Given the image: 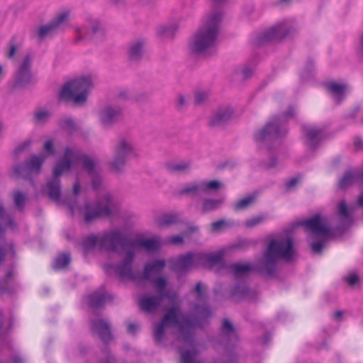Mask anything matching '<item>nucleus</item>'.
<instances>
[{
    "mask_svg": "<svg viewBox=\"0 0 363 363\" xmlns=\"http://www.w3.org/2000/svg\"><path fill=\"white\" fill-rule=\"evenodd\" d=\"M31 65L30 56L26 55L16 71L15 80L11 86L12 91L26 89L37 82V79L31 71Z\"/></svg>",
    "mask_w": 363,
    "mask_h": 363,
    "instance_id": "obj_11",
    "label": "nucleus"
},
{
    "mask_svg": "<svg viewBox=\"0 0 363 363\" xmlns=\"http://www.w3.org/2000/svg\"><path fill=\"white\" fill-rule=\"evenodd\" d=\"M357 173L354 174L352 171L347 170L339 181V186L341 189H345L352 185L356 181H358Z\"/></svg>",
    "mask_w": 363,
    "mask_h": 363,
    "instance_id": "obj_42",
    "label": "nucleus"
},
{
    "mask_svg": "<svg viewBox=\"0 0 363 363\" xmlns=\"http://www.w3.org/2000/svg\"><path fill=\"white\" fill-rule=\"evenodd\" d=\"M194 291L197 294L196 299L198 301H205L207 298L206 292L202 289L201 281L196 284Z\"/></svg>",
    "mask_w": 363,
    "mask_h": 363,
    "instance_id": "obj_58",
    "label": "nucleus"
},
{
    "mask_svg": "<svg viewBox=\"0 0 363 363\" xmlns=\"http://www.w3.org/2000/svg\"><path fill=\"white\" fill-rule=\"evenodd\" d=\"M337 213L340 218H344L345 220H349L350 218L348 208L345 201H342L338 203Z\"/></svg>",
    "mask_w": 363,
    "mask_h": 363,
    "instance_id": "obj_55",
    "label": "nucleus"
},
{
    "mask_svg": "<svg viewBox=\"0 0 363 363\" xmlns=\"http://www.w3.org/2000/svg\"><path fill=\"white\" fill-rule=\"evenodd\" d=\"M99 244V239L94 234L89 235L84 237L82 242V247L84 253L86 254L93 250L97 244Z\"/></svg>",
    "mask_w": 363,
    "mask_h": 363,
    "instance_id": "obj_38",
    "label": "nucleus"
},
{
    "mask_svg": "<svg viewBox=\"0 0 363 363\" xmlns=\"http://www.w3.org/2000/svg\"><path fill=\"white\" fill-rule=\"evenodd\" d=\"M31 145V140H27L19 144L15 149L16 153H20L27 149Z\"/></svg>",
    "mask_w": 363,
    "mask_h": 363,
    "instance_id": "obj_64",
    "label": "nucleus"
},
{
    "mask_svg": "<svg viewBox=\"0 0 363 363\" xmlns=\"http://www.w3.org/2000/svg\"><path fill=\"white\" fill-rule=\"evenodd\" d=\"M68 16L69 13L67 11L57 14L55 19L39 28L38 37L43 39L48 35L53 34L58 26L68 18Z\"/></svg>",
    "mask_w": 363,
    "mask_h": 363,
    "instance_id": "obj_23",
    "label": "nucleus"
},
{
    "mask_svg": "<svg viewBox=\"0 0 363 363\" xmlns=\"http://www.w3.org/2000/svg\"><path fill=\"white\" fill-rule=\"evenodd\" d=\"M252 294V291L246 282L238 281L231 289L230 296L237 301H241L251 296Z\"/></svg>",
    "mask_w": 363,
    "mask_h": 363,
    "instance_id": "obj_26",
    "label": "nucleus"
},
{
    "mask_svg": "<svg viewBox=\"0 0 363 363\" xmlns=\"http://www.w3.org/2000/svg\"><path fill=\"white\" fill-rule=\"evenodd\" d=\"M135 255L132 249L125 250V255L122 261L117 264H109V267L113 269L116 275L121 279H128L135 280V275L133 270V264L134 262Z\"/></svg>",
    "mask_w": 363,
    "mask_h": 363,
    "instance_id": "obj_12",
    "label": "nucleus"
},
{
    "mask_svg": "<svg viewBox=\"0 0 363 363\" xmlns=\"http://www.w3.org/2000/svg\"><path fill=\"white\" fill-rule=\"evenodd\" d=\"M163 299L157 295H143L139 299L138 306L142 311L151 314L160 308Z\"/></svg>",
    "mask_w": 363,
    "mask_h": 363,
    "instance_id": "obj_19",
    "label": "nucleus"
},
{
    "mask_svg": "<svg viewBox=\"0 0 363 363\" xmlns=\"http://www.w3.org/2000/svg\"><path fill=\"white\" fill-rule=\"evenodd\" d=\"M177 30V26L175 25L162 26L157 28V35L161 38H172Z\"/></svg>",
    "mask_w": 363,
    "mask_h": 363,
    "instance_id": "obj_41",
    "label": "nucleus"
},
{
    "mask_svg": "<svg viewBox=\"0 0 363 363\" xmlns=\"http://www.w3.org/2000/svg\"><path fill=\"white\" fill-rule=\"evenodd\" d=\"M255 197L254 196H250L242 199L241 200L236 202L233 206V209L235 211L246 209L250 206L251 203L255 201Z\"/></svg>",
    "mask_w": 363,
    "mask_h": 363,
    "instance_id": "obj_50",
    "label": "nucleus"
},
{
    "mask_svg": "<svg viewBox=\"0 0 363 363\" xmlns=\"http://www.w3.org/2000/svg\"><path fill=\"white\" fill-rule=\"evenodd\" d=\"M325 86L333 96L335 102L340 104L345 98L347 86L345 84H339L334 81L325 84Z\"/></svg>",
    "mask_w": 363,
    "mask_h": 363,
    "instance_id": "obj_25",
    "label": "nucleus"
},
{
    "mask_svg": "<svg viewBox=\"0 0 363 363\" xmlns=\"http://www.w3.org/2000/svg\"><path fill=\"white\" fill-rule=\"evenodd\" d=\"M202 192H206L208 191H215L219 189L222 184L217 180H211L209 182H201Z\"/></svg>",
    "mask_w": 363,
    "mask_h": 363,
    "instance_id": "obj_51",
    "label": "nucleus"
},
{
    "mask_svg": "<svg viewBox=\"0 0 363 363\" xmlns=\"http://www.w3.org/2000/svg\"><path fill=\"white\" fill-rule=\"evenodd\" d=\"M51 116V113L48 110H40L33 113V121L36 124H45Z\"/></svg>",
    "mask_w": 363,
    "mask_h": 363,
    "instance_id": "obj_47",
    "label": "nucleus"
},
{
    "mask_svg": "<svg viewBox=\"0 0 363 363\" xmlns=\"http://www.w3.org/2000/svg\"><path fill=\"white\" fill-rule=\"evenodd\" d=\"M301 179V175H300V174L297 175L295 177H292V178L289 179L285 184L286 189L288 191L291 190L293 187H294L299 182Z\"/></svg>",
    "mask_w": 363,
    "mask_h": 363,
    "instance_id": "obj_60",
    "label": "nucleus"
},
{
    "mask_svg": "<svg viewBox=\"0 0 363 363\" xmlns=\"http://www.w3.org/2000/svg\"><path fill=\"white\" fill-rule=\"evenodd\" d=\"M70 262V254L62 253L56 258L53 267L56 269H64L69 264Z\"/></svg>",
    "mask_w": 363,
    "mask_h": 363,
    "instance_id": "obj_44",
    "label": "nucleus"
},
{
    "mask_svg": "<svg viewBox=\"0 0 363 363\" xmlns=\"http://www.w3.org/2000/svg\"><path fill=\"white\" fill-rule=\"evenodd\" d=\"M179 215L174 213H165L157 219V224L160 227H164L176 224L179 222Z\"/></svg>",
    "mask_w": 363,
    "mask_h": 363,
    "instance_id": "obj_39",
    "label": "nucleus"
},
{
    "mask_svg": "<svg viewBox=\"0 0 363 363\" xmlns=\"http://www.w3.org/2000/svg\"><path fill=\"white\" fill-rule=\"evenodd\" d=\"M15 221L8 213L3 204L0 203V238H4L6 227H13Z\"/></svg>",
    "mask_w": 363,
    "mask_h": 363,
    "instance_id": "obj_29",
    "label": "nucleus"
},
{
    "mask_svg": "<svg viewBox=\"0 0 363 363\" xmlns=\"http://www.w3.org/2000/svg\"><path fill=\"white\" fill-rule=\"evenodd\" d=\"M295 256L296 250L292 238L286 237L280 239H273L264 252L262 259L256 269L262 275L272 277L275 274L278 260L283 259L291 262Z\"/></svg>",
    "mask_w": 363,
    "mask_h": 363,
    "instance_id": "obj_1",
    "label": "nucleus"
},
{
    "mask_svg": "<svg viewBox=\"0 0 363 363\" xmlns=\"http://www.w3.org/2000/svg\"><path fill=\"white\" fill-rule=\"evenodd\" d=\"M133 240L123 234L119 230L114 229L104 233L99 238V247L107 252H116L118 246L124 250L130 249Z\"/></svg>",
    "mask_w": 363,
    "mask_h": 363,
    "instance_id": "obj_9",
    "label": "nucleus"
},
{
    "mask_svg": "<svg viewBox=\"0 0 363 363\" xmlns=\"http://www.w3.org/2000/svg\"><path fill=\"white\" fill-rule=\"evenodd\" d=\"M346 281L350 286H354L359 281V277L357 274H350L346 278Z\"/></svg>",
    "mask_w": 363,
    "mask_h": 363,
    "instance_id": "obj_62",
    "label": "nucleus"
},
{
    "mask_svg": "<svg viewBox=\"0 0 363 363\" xmlns=\"http://www.w3.org/2000/svg\"><path fill=\"white\" fill-rule=\"evenodd\" d=\"M167 325L162 320L157 323L154 329V337L157 342H162L165 338V326Z\"/></svg>",
    "mask_w": 363,
    "mask_h": 363,
    "instance_id": "obj_49",
    "label": "nucleus"
},
{
    "mask_svg": "<svg viewBox=\"0 0 363 363\" xmlns=\"http://www.w3.org/2000/svg\"><path fill=\"white\" fill-rule=\"evenodd\" d=\"M259 263L260 262L256 264L254 267L251 266L250 264L233 263L230 264L229 268L233 271V274L236 278L244 277L249 272L253 271L262 274L256 269V267Z\"/></svg>",
    "mask_w": 363,
    "mask_h": 363,
    "instance_id": "obj_27",
    "label": "nucleus"
},
{
    "mask_svg": "<svg viewBox=\"0 0 363 363\" xmlns=\"http://www.w3.org/2000/svg\"><path fill=\"white\" fill-rule=\"evenodd\" d=\"M191 165L190 161L182 162H169L165 164V168L170 173H183L186 172Z\"/></svg>",
    "mask_w": 363,
    "mask_h": 363,
    "instance_id": "obj_33",
    "label": "nucleus"
},
{
    "mask_svg": "<svg viewBox=\"0 0 363 363\" xmlns=\"http://www.w3.org/2000/svg\"><path fill=\"white\" fill-rule=\"evenodd\" d=\"M152 282L157 289V296L162 298L169 297V292L167 290V281L164 277H159L157 278H151V280H148Z\"/></svg>",
    "mask_w": 363,
    "mask_h": 363,
    "instance_id": "obj_32",
    "label": "nucleus"
},
{
    "mask_svg": "<svg viewBox=\"0 0 363 363\" xmlns=\"http://www.w3.org/2000/svg\"><path fill=\"white\" fill-rule=\"evenodd\" d=\"M72 162L67 160L62 161L60 160L53 167L52 177L51 179L60 180V176L63 172L69 170L72 167Z\"/></svg>",
    "mask_w": 363,
    "mask_h": 363,
    "instance_id": "obj_36",
    "label": "nucleus"
},
{
    "mask_svg": "<svg viewBox=\"0 0 363 363\" xmlns=\"http://www.w3.org/2000/svg\"><path fill=\"white\" fill-rule=\"evenodd\" d=\"M294 30L289 20L283 21L261 33L254 41V44L261 45L275 40H281L288 36Z\"/></svg>",
    "mask_w": 363,
    "mask_h": 363,
    "instance_id": "obj_10",
    "label": "nucleus"
},
{
    "mask_svg": "<svg viewBox=\"0 0 363 363\" xmlns=\"http://www.w3.org/2000/svg\"><path fill=\"white\" fill-rule=\"evenodd\" d=\"M113 299V297L111 294L105 291H96L86 296V303L95 311L103 308L107 301H111Z\"/></svg>",
    "mask_w": 363,
    "mask_h": 363,
    "instance_id": "obj_20",
    "label": "nucleus"
},
{
    "mask_svg": "<svg viewBox=\"0 0 363 363\" xmlns=\"http://www.w3.org/2000/svg\"><path fill=\"white\" fill-rule=\"evenodd\" d=\"M77 160L82 162L83 169L89 175H94L95 173L96 164L94 161L89 156L82 154L77 157Z\"/></svg>",
    "mask_w": 363,
    "mask_h": 363,
    "instance_id": "obj_35",
    "label": "nucleus"
},
{
    "mask_svg": "<svg viewBox=\"0 0 363 363\" xmlns=\"http://www.w3.org/2000/svg\"><path fill=\"white\" fill-rule=\"evenodd\" d=\"M91 331L93 335H97L104 344L108 345L113 340L111 325L103 318H96L91 321Z\"/></svg>",
    "mask_w": 363,
    "mask_h": 363,
    "instance_id": "obj_15",
    "label": "nucleus"
},
{
    "mask_svg": "<svg viewBox=\"0 0 363 363\" xmlns=\"http://www.w3.org/2000/svg\"><path fill=\"white\" fill-rule=\"evenodd\" d=\"M196 262L198 264L208 267L223 265L225 263L224 254L222 251L210 253H198L196 255Z\"/></svg>",
    "mask_w": 363,
    "mask_h": 363,
    "instance_id": "obj_18",
    "label": "nucleus"
},
{
    "mask_svg": "<svg viewBox=\"0 0 363 363\" xmlns=\"http://www.w3.org/2000/svg\"><path fill=\"white\" fill-rule=\"evenodd\" d=\"M143 42L139 40L130 45L128 50V56L131 60H138L143 55Z\"/></svg>",
    "mask_w": 363,
    "mask_h": 363,
    "instance_id": "obj_40",
    "label": "nucleus"
},
{
    "mask_svg": "<svg viewBox=\"0 0 363 363\" xmlns=\"http://www.w3.org/2000/svg\"><path fill=\"white\" fill-rule=\"evenodd\" d=\"M294 116L295 108L289 106L282 115L274 116L262 128L255 133V141L268 146V149L270 150L274 141L284 137L287 133L283 118L289 119Z\"/></svg>",
    "mask_w": 363,
    "mask_h": 363,
    "instance_id": "obj_4",
    "label": "nucleus"
},
{
    "mask_svg": "<svg viewBox=\"0 0 363 363\" xmlns=\"http://www.w3.org/2000/svg\"><path fill=\"white\" fill-rule=\"evenodd\" d=\"M224 202V199H208L206 198L202 201L201 213H206L215 211L221 207Z\"/></svg>",
    "mask_w": 363,
    "mask_h": 363,
    "instance_id": "obj_34",
    "label": "nucleus"
},
{
    "mask_svg": "<svg viewBox=\"0 0 363 363\" xmlns=\"http://www.w3.org/2000/svg\"><path fill=\"white\" fill-rule=\"evenodd\" d=\"M6 255H9L11 258L16 257V247L13 241L4 243L0 246V264L4 260Z\"/></svg>",
    "mask_w": 363,
    "mask_h": 363,
    "instance_id": "obj_37",
    "label": "nucleus"
},
{
    "mask_svg": "<svg viewBox=\"0 0 363 363\" xmlns=\"http://www.w3.org/2000/svg\"><path fill=\"white\" fill-rule=\"evenodd\" d=\"M197 355L196 349L187 350L181 354L182 363H195V357Z\"/></svg>",
    "mask_w": 363,
    "mask_h": 363,
    "instance_id": "obj_52",
    "label": "nucleus"
},
{
    "mask_svg": "<svg viewBox=\"0 0 363 363\" xmlns=\"http://www.w3.org/2000/svg\"><path fill=\"white\" fill-rule=\"evenodd\" d=\"M102 199L104 203L101 201L86 202L80 208L79 211L83 214L85 223L88 224L96 220L113 216L114 204L111 195L104 194Z\"/></svg>",
    "mask_w": 363,
    "mask_h": 363,
    "instance_id": "obj_7",
    "label": "nucleus"
},
{
    "mask_svg": "<svg viewBox=\"0 0 363 363\" xmlns=\"http://www.w3.org/2000/svg\"><path fill=\"white\" fill-rule=\"evenodd\" d=\"M254 244V241L248 239H244L238 241L235 245V247L240 250H245Z\"/></svg>",
    "mask_w": 363,
    "mask_h": 363,
    "instance_id": "obj_59",
    "label": "nucleus"
},
{
    "mask_svg": "<svg viewBox=\"0 0 363 363\" xmlns=\"http://www.w3.org/2000/svg\"><path fill=\"white\" fill-rule=\"evenodd\" d=\"M222 17L223 14L220 11L212 13L208 16L206 23L195 33L190 45L193 53H203L206 50L216 45Z\"/></svg>",
    "mask_w": 363,
    "mask_h": 363,
    "instance_id": "obj_3",
    "label": "nucleus"
},
{
    "mask_svg": "<svg viewBox=\"0 0 363 363\" xmlns=\"http://www.w3.org/2000/svg\"><path fill=\"white\" fill-rule=\"evenodd\" d=\"M13 199L17 209L19 211L23 212L24 211L25 203L27 199L26 195L18 190L13 193Z\"/></svg>",
    "mask_w": 363,
    "mask_h": 363,
    "instance_id": "obj_46",
    "label": "nucleus"
},
{
    "mask_svg": "<svg viewBox=\"0 0 363 363\" xmlns=\"http://www.w3.org/2000/svg\"><path fill=\"white\" fill-rule=\"evenodd\" d=\"M48 196L54 200L57 201L61 196L60 180L50 179L46 184Z\"/></svg>",
    "mask_w": 363,
    "mask_h": 363,
    "instance_id": "obj_30",
    "label": "nucleus"
},
{
    "mask_svg": "<svg viewBox=\"0 0 363 363\" xmlns=\"http://www.w3.org/2000/svg\"><path fill=\"white\" fill-rule=\"evenodd\" d=\"M133 148L130 143L125 140H122L115 147V155L111 165L117 172L123 170L128 156L133 152Z\"/></svg>",
    "mask_w": 363,
    "mask_h": 363,
    "instance_id": "obj_13",
    "label": "nucleus"
},
{
    "mask_svg": "<svg viewBox=\"0 0 363 363\" xmlns=\"http://www.w3.org/2000/svg\"><path fill=\"white\" fill-rule=\"evenodd\" d=\"M43 151L44 152L43 155H46V158L48 156H53L55 155V149L52 140L49 139L45 142Z\"/></svg>",
    "mask_w": 363,
    "mask_h": 363,
    "instance_id": "obj_56",
    "label": "nucleus"
},
{
    "mask_svg": "<svg viewBox=\"0 0 363 363\" xmlns=\"http://www.w3.org/2000/svg\"><path fill=\"white\" fill-rule=\"evenodd\" d=\"M194 258L196 259V255L190 252L179 255V257L173 262L172 270L177 273L188 272L194 266Z\"/></svg>",
    "mask_w": 363,
    "mask_h": 363,
    "instance_id": "obj_22",
    "label": "nucleus"
},
{
    "mask_svg": "<svg viewBox=\"0 0 363 363\" xmlns=\"http://www.w3.org/2000/svg\"><path fill=\"white\" fill-rule=\"evenodd\" d=\"M300 225L312 238L317 240L310 244L312 250L316 253L322 252L324 245L329 238L344 235L350 227L349 223L346 220L340 222L335 228L329 227L325 225L320 213H316L302 220Z\"/></svg>",
    "mask_w": 363,
    "mask_h": 363,
    "instance_id": "obj_2",
    "label": "nucleus"
},
{
    "mask_svg": "<svg viewBox=\"0 0 363 363\" xmlns=\"http://www.w3.org/2000/svg\"><path fill=\"white\" fill-rule=\"evenodd\" d=\"M161 320L167 325H177L182 335V340L189 345L194 342V337L190 332V328L201 325L199 320L184 317L181 308L177 305H174L168 308Z\"/></svg>",
    "mask_w": 363,
    "mask_h": 363,
    "instance_id": "obj_5",
    "label": "nucleus"
},
{
    "mask_svg": "<svg viewBox=\"0 0 363 363\" xmlns=\"http://www.w3.org/2000/svg\"><path fill=\"white\" fill-rule=\"evenodd\" d=\"M194 308L195 313L201 320H206L211 316V310L206 305L196 304Z\"/></svg>",
    "mask_w": 363,
    "mask_h": 363,
    "instance_id": "obj_45",
    "label": "nucleus"
},
{
    "mask_svg": "<svg viewBox=\"0 0 363 363\" xmlns=\"http://www.w3.org/2000/svg\"><path fill=\"white\" fill-rule=\"evenodd\" d=\"M234 223L227 222L225 219H220L211 223V230L213 232H219L223 228L233 226Z\"/></svg>",
    "mask_w": 363,
    "mask_h": 363,
    "instance_id": "obj_54",
    "label": "nucleus"
},
{
    "mask_svg": "<svg viewBox=\"0 0 363 363\" xmlns=\"http://www.w3.org/2000/svg\"><path fill=\"white\" fill-rule=\"evenodd\" d=\"M59 125L62 129H66L70 132L74 130L75 124L72 118L62 119L59 122Z\"/></svg>",
    "mask_w": 363,
    "mask_h": 363,
    "instance_id": "obj_57",
    "label": "nucleus"
},
{
    "mask_svg": "<svg viewBox=\"0 0 363 363\" xmlns=\"http://www.w3.org/2000/svg\"><path fill=\"white\" fill-rule=\"evenodd\" d=\"M233 112V109L228 106L219 108L213 113L208 125L212 128L224 127L230 121Z\"/></svg>",
    "mask_w": 363,
    "mask_h": 363,
    "instance_id": "obj_16",
    "label": "nucleus"
},
{
    "mask_svg": "<svg viewBox=\"0 0 363 363\" xmlns=\"http://www.w3.org/2000/svg\"><path fill=\"white\" fill-rule=\"evenodd\" d=\"M303 142L306 145L312 150L319 147L324 138V130L313 125H301Z\"/></svg>",
    "mask_w": 363,
    "mask_h": 363,
    "instance_id": "obj_14",
    "label": "nucleus"
},
{
    "mask_svg": "<svg viewBox=\"0 0 363 363\" xmlns=\"http://www.w3.org/2000/svg\"><path fill=\"white\" fill-rule=\"evenodd\" d=\"M199 191L202 192L201 182L192 184L191 185H186L183 189L179 191V195L191 194L192 196H199Z\"/></svg>",
    "mask_w": 363,
    "mask_h": 363,
    "instance_id": "obj_43",
    "label": "nucleus"
},
{
    "mask_svg": "<svg viewBox=\"0 0 363 363\" xmlns=\"http://www.w3.org/2000/svg\"><path fill=\"white\" fill-rule=\"evenodd\" d=\"M99 117L101 124L108 128L122 119V110L120 108L107 106L100 111Z\"/></svg>",
    "mask_w": 363,
    "mask_h": 363,
    "instance_id": "obj_17",
    "label": "nucleus"
},
{
    "mask_svg": "<svg viewBox=\"0 0 363 363\" xmlns=\"http://www.w3.org/2000/svg\"><path fill=\"white\" fill-rule=\"evenodd\" d=\"M93 177L91 180V185L94 190H98L101 187V179L100 177V175L98 173H94V175H91Z\"/></svg>",
    "mask_w": 363,
    "mask_h": 363,
    "instance_id": "obj_61",
    "label": "nucleus"
},
{
    "mask_svg": "<svg viewBox=\"0 0 363 363\" xmlns=\"http://www.w3.org/2000/svg\"><path fill=\"white\" fill-rule=\"evenodd\" d=\"M79 36L74 40L77 43L81 40H93L96 35H104V30L98 20L91 23L90 28L83 27L78 30Z\"/></svg>",
    "mask_w": 363,
    "mask_h": 363,
    "instance_id": "obj_21",
    "label": "nucleus"
},
{
    "mask_svg": "<svg viewBox=\"0 0 363 363\" xmlns=\"http://www.w3.org/2000/svg\"><path fill=\"white\" fill-rule=\"evenodd\" d=\"M91 86L90 77H82L66 82L59 94L60 99L72 101L75 104H82L87 99L88 91Z\"/></svg>",
    "mask_w": 363,
    "mask_h": 363,
    "instance_id": "obj_6",
    "label": "nucleus"
},
{
    "mask_svg": "<svg viewBox=\"0 0 363 363\" xmlns=\"http://www.w3.org/2000/svg\"><path fill=\"white\" fill-rule=\"evenodd\" d=\"M13 276V271L9 270L4 277L0 279V289L1 292L13 294L17 290V284L11 281Z\"/></svg>",
    "mask_w": 363,
    "mask_h": 363,
    "instance_id": "obj_28",
    "label": "nucleus"
},
{
    "mask_svg": "<svg viewBox=\"0 0 363 363\" xmlns=\"http://www.w3.org/2000/svg\"><path fill=\"white\" fill-rule=\"evenodd\" d=\"M207 98V94L203 91H198L195 94V104H201Z\"/></svg>",
    "mask_w": 363,
    "mask_h": 363,
    "instance_id": "obj_63",
    "label": "nucleus"
},
{
    "mask_svg": "<svg viewBox=\"0 0 363 363\" xmlns=\"http://www.w3.org/2000/svg\"><path fill=\"white\" fill-rule=\"evenodd\" d=\"M166 266L164 259H155L145 264L143 269L142 278L144 280H151L153 274H160Z\"/></svg>",
    "mask_w": 363,
    "mask_h": 363,
    "instance_id": "obj_24",
    "label": "nucleus"
},
{
    "mask_svg": "<svg viewBox=\"0 0 363 363\" xmlns=\"http://www.w3.org/2000/svg\"><path fill=\"white\" fill-rule=\"evenodd\" d=\"M278 164L277 156L270 153L267 160H263L260 162L259 166L261 168L269 170L275 167Z\"/></svg>",
    "mask_w": 363,
    "mask_h": 363,
    "instance_id": "obj_48",
    "label": "nucleus"
},
{
    "mask_svg": "<svg viewBox=\"0 0 363 363\" xmlns=\"http://www.w3.org/2000/svg\"><path fill=\"white\" fill-rule=\"evenodd\" d=\"M46 160V155H31L24 162L13 166L12 174L16 178H21L29 181L35 185L33 176L38 175L42 172L43 165Z\"/></svg>",
    "mask_w": 363,
    "mask_h": 363,
    "instance_id": "obj_8",
    "label": "nucleus"
},
{
    "mask_svg": "<svg viewBox=\"0 0 363 363\" xmlns=\"http://www.w3.org/2000/svg\"><path fill=\"white\" fill-rule=\"evenodd\" d=\"M134 247H143L147 250L154 251L160 249V244L153 238L138 239L136 240H133V245L130 246V248Z\"/></svg>",
    "mask_w": 363,
    "mask_h": 363,
    "instance_id": "obj_31",
    "label": "nucleus"
},
{
    "mask_svg": "<svg viewBox=\"0 0 363 363\" xmlns=\"http://www.w3.org/2000/svg\"><path fill=\"white\" fill-rule=\"evenodd\" d=\"M267 217L264 215L255 216L245 220V225L248 228H252L256 225H259L266 220Z\"/></svg>",
    "mask_w": 363,
    "mask_h": 363,
    "instance_id": "obj_53",
    "label": "nucleus"
}]
</instances>
